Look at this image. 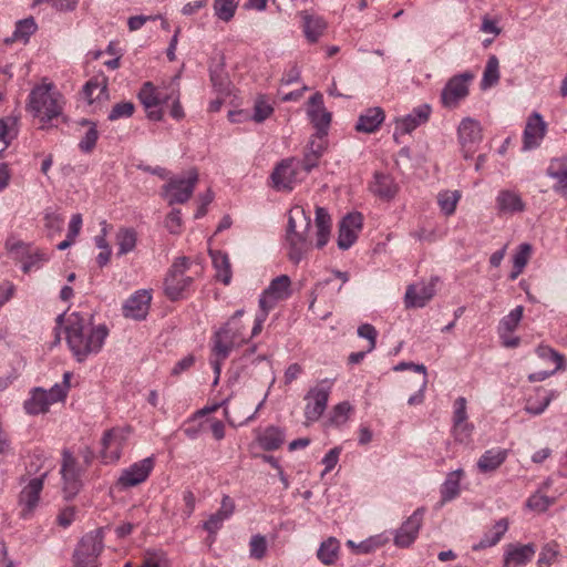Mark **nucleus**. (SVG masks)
<instances>
[{
    "label": "nucleus",
    "mask_w": 567,
    "mask_h": 567,
    "mask_svg": "<svg viewBox=\"0 0 567 567\" xmlns=\"http://www.w3.org/2000/svg\"><path fill=\"white\" fill-rule=\"evenodd\" d=\"M424 509L417 508L403 524L396 529L394 544L398 547H409L417 537L423 523Z\"/></svg>",
    "instance_id": "20"
},
{
    "label": "nucleus",
    "mask_w": 567,
    "mask_h": 567,
    "mask_svg": "<svg viewBox=\"0 0 567 567\" xmlns=\"http://www.w3.org/2000/svg\"><path fill=\"white\" fill-rule=\"evenodd\" d=\"M435 295V282L433 280L429 282H416L408 286L404 303L406 308H422L424 307Z\"/></svg>",
    "instance_id": "24"
},
{
    "label": "nucleus",
    "mask_w": 567,
    "mask_h": 567,
    "mask_svg": "<svg viewBox=\"0 0 567 567\" xmlns=\"http://www.w3.org/2000/svg\"><path fill=\"white\" fill-rule=\"evenodd\" d=\"M130 433V427H113L104 432L101 456L105 463H114L120 460Z\"/></svg>",
    "instance_id": "13"
},
{
    "label": "nucleus",
    "mask_w": 567,
    "mask_h": 567,
    "mask_svg": "<svg viewBox=\"0 0 567 567\" xmlns=\"http://www.w3.org/2000/svg\"><path fill=\"white\" fill-rule=\"evenodd\" d=\"M71 372L63 374L61 383L54 384L50 390L34 388L30 392V398L23 403V409L29 415L47 413L51 404L63 401L70 389Z\"/></svg>",
    "instance_id": "6"
},
{
    "label": "nucleus",
    "mask_w": 567,
    "mask_h": 567,
    "mask_svg": "<svg viewBox=\"0 0 567 567\" xmlns=\"http://www.w3.org/2000/svg\"><path fill=\"white\" fill-rule=\"evenodd\" d=\"M331 386L327 380L321 381L318 385L311 388L305 396V417L307 424L318 421L327 409Z\"/></svg>",
    "instance_id": "10"
},
{
    "label": "nucleus",
    "mask_w": 567,
    "mask_h": 567,
    "mask_svg": "<svg viewBox=\"0 0 567 567\" xmlns=\"http://www.w3.org/2000/svg\"><path fill=\"white\" fill-rule=\"evenodd\" d=\"M239 2L240 0H214L215 16L224 22H229L234 18Z\"/></svg>",
    "instance_id": "45"
},
{
    "label": "nucleus",
    "mask_w": 567,
    "mask_h": 567,
    "mask_svg": "<svg viewBox=\"0 0 567 567\" xmlns=\"http://www.w3.org/2000/svg\"><path fill=\"white\" fill-rule=\"evenodd\" d=\"M473 80V74L465 72L452 76L441 93V102L447 109H454L468 95V83Z\"/></svg>",
    "instance_id": "14"
},
{
    "label": "nucleus",
    "mask_w": 567,
    "mask_h": 567,
    "mask_svg": "<svg viewBox=\"0 0 567 567\" xmlns=\"http://www.w3.org/2000/svg\"><path fill=\"white\" fill-rule=\"evenodd\" d=\"M508 450L506 449H491L485 451L477 461V468L481 473L495 472L506 461Z\"/></svg>",
    "instance_id": "29"
},
{
    "label": "nucleus",
    "mask_w": 567,
    "mask_h": 567,
    "mask_svg": "<svg viewBox=\"0 0 567 567\" xmlns=\"http://www.w3.org/2000/svg\"><path fill=\"white\" fill-rule=\"evenodd\" d=\"M547 132V124L538 112H534L527 120L523 134V150L529 151L538 147Z\"/></svg>",
    "instance_id": "23"
},
{
    "label": "nucleus",
    "mask_w": 567,
    "mask_h": 567,
    "mask_svg": "<svg viewBox=\"0 0 567 567\" xmlns=\"http://www.w3.org/2000/svg\"><path fill=\"white\" fill-rule=\"evenodd\" d=\"M554 396V391H537L535 398H529L527 400L525 411L533 415H539L547 409Z\"/></svg>",
    "instance_id": "41"
},
{
    "label": "nucleus",
    "mask_w": 567,
    "mask_h": 567,
    "mask_svg": "<svg viewBox=\"0 0 567 567\" xmlns=\"http://www.w3.org/2000/svg\"><path fill=\"white\" fill-rule=\"evenodd\" d=\"M79 124L82 126H87V131L79 142V148L83 153H91L94 150L100 135L96 123L84 118L81 120Z\"/></svg>",
    "instance_id": "42"
},
{
    "label": "nucleus",
    "mask_w": 567,
    "mask_h": 567,
    "mask_svg": "<svg viewBox=\"0 0 567 567\" xmlns=\"http://www.w3.org/2000/svg\"><path fill=\"white\" fill-rule=\"evenodd\" d=\"M104 533L95 529L85 534L78 544L73 559L76 567H97V560L104 548Z\"/></svg>",
    "instance_id": "7"
},
{
    "label": "nucleus",
    "mask_w": 567,
    "mask_h": 567,
    "mask_svg": "<svg viewBox=\"0 0 567 567\" xmlns=\"http://www.w3.org/2000/svg\"><path fill=\"white\" fill-rule=\"evenodd\" d=\"M324 150V136L316 135L310 140L308 144V151L305 154V157L301 162L302 169L306 173H309L312 168H315L318 165L319 158L322 156Z\"/></svg>",
    "instance_id": "32"
},
{
    "label": "nucleus",
    "mask_w": 567,
    "mask_h": 567,
    "mask_svg": "<svg viewBox=\"0 0 567 567\" xmlns=\"http://www.w3.org/2000/svg\"><path fill=\"white\" fill-rule=\"evenodd\" d=\"M135 111V105L132 102H120L116 103L111 112L109 113L107 118L110 121H117L120 118H128L133 115Z\"/></svg>",
    "instance_id": "59"
},
{
    "label": "nucleus",
    "mask_w": 567,
    "mask_h": 567,
    "mask_svg": "<svg viewBox=\"0 0 567 567\" xmlns=\"http://www.w3.org/2000/svg\"><path fill=\"white\" fill-rule=\"evenodd\" d=\"M524 313V307L517 306L507 316L502 318L498 326V334L513 333L518 327Z\"/></svg>",
    "instance_id": "47"
},
{
    "label": "nucleus",
    "mask_w": 567,
    "mask_h": 567,
    "mask_svg": "<svg viewBox=\"0 0 567 567\" xmlns=\"http://www.w3.org/2000/svg\"><path fill=\"white\" fill-rule=\"evenodd\" d=\"M221 520L215 513L212 514L206 522L203 523V528L208 533L210 543L216 540L218 530L223 527Z\"/></svg>",
    "instance_id": "63"
},
{
    "label": "nucleus",
    "mask_w": 567,
    "mask_h": 567,
    "mask_svg": "<svg viewBox=\"0 0 567 567\" xmlns=\"http://www.w3.org/2000/svg\"><path fill=\"white\" fill-rule=\"evenodd\" d=\"M18 135V118L13 116H7L0 118V142L4 144V147L9 146L12 140Z\"/></svg>",
    "instance_id": "49"
},
{
    "label": "nucleus",
    "mask_w": 567,
    "mask_h": 567,
    "mask_svg": "<svg viewBox=\"0 0 567 567\" xmlns=\"http://www.w3.org/2000/svg\"><path fill=\"white\" fill-rule=\"evenodd\" d=\"M311 228V217L302 206H293L288 213V225L286 241L288 245V257L293 264H299L311 250V243L308 240Z\"/></svg>",
    "instance_id": "2"
},
{
    "label": "nucleus",
    "mask_w": 567,
    "mask_h": 567,
    "mask_svg": "<svg viewBox=\"0 0 567 567\" xmlns=\"http://www.w3.org/2000/svg\"><path fill=\"white\" fill-rule=\"evenodd\" d=\"M235 512V503L234 501L228 496L224 495L220 502L219 509L215 513L221 520H227L230 518V516Z\"/></svg>",
    "instance_id": "64"
},
{
    "label": "nucleus",
    "mask_w": 567,
    "mask_h": 567,
    "mask_svg": "<svg viewBox=\"0 0 567 567\" xmlns=\"http://www.w3.org/2000/svg\"><path fill=\"white\" fill-rule=\"evenodd\" d=\"M461 198V193L458 190H443L437 196V203L441 208V212L451 216L455 213L457 203Z\"/></svg>",
    "instance_id": "48"
},
{
    "label": "nucleus",
    "mask_w": 567,
    "mask_h": 567,
    "mask_svg": "<svg viewBox=\"0 0 567 567\" xmlns=\"http://www.w3.org/2000/svg\"><path fill=\"white\" fill-rule=\"evenodd\" d=\"M537 355L548 362L554 364L555 370L565 369V358L563 354L558 353L556 350L550 348L549 346H538L536 349Z\"/></svg>",
    "instance_id": "55"
},
{
    "label": "nucleus",
    "mask_w": 567,
    "mask_h": 567,
    "mask_svg": "<svg viewBox=\"0 0 567 567\" xmlns=\"http://www.w3.org/2000/svg\"><path fill=\"white\" fill-rule=\"evenodd\" d=\"M352 410V405L347 401L338 403L332 409L331 415L329 417V423L334 426L344 425L348 422Z\"/></svg>",
    "instance_id": "54"
},
{
    "label": "nucleus",
    "mask_w": 567,
    "mask_h": 567,
    "mask_svg": "<svg viewBox=\"0 0 567 567\" xmlns=\"http://www.w3.org/2000/svg\"><path fill=\"white\" fill-rule=\"evenodd\" d=\"M216 409H217V405L198 410L192 417H189L186 421V423H185L186 426L183 429L185 435L190 440L196 439L199 435V433L203 431L204 424L203 423L195 424V421L198 417H202V416L206 415L207 413L215 411Z\"/></svg>",
    "instance_id": "52"
},
{
    "label": "nucleus",
    "mask_w": 567,
    "mask_h": 567,
    "mask_svg": "<svg viewBox=\"0 0 567 567\" xmlns=\"http://www.w3.org/2000/svg\"><path fill=\"white\" fill-rule=\"evenodd\" d=\"M558 544L555 542L546 544L539 554L538 557V566L539 567H549L556 559L559 553Z\"/></svg>",
    "instance_id": "57"
},
{
    "label": "nucleus",
    "mask_w": 567,
    "mask_h": 567,
    "mask_svg": "<svg viewBox=\"0 0 567 567\" xmlns=\"http://www.w3.org/2000/svg\"><path fill=\"white\" fill-rule=\"evenodd\" d=\"M137 97L146 111V116L151 121H161L163 118V110L161 105L166 103L172 96L163 95L152 82H145Z\"/></svg>",
    "instance_id": "16"
},
{
    "label": "nucleus",
    "mask_w": 567,
    "mask_h": 567,
    "mask_svg": "<svg viewBox=\"0 0 567 567\" xmlns=\"http://www.w3.org/2000/svg\"><path fill=\"white\" fill-rule=\"evenodd\" d=\"M65 332L68 346L79 362L99 353L109 336L105 324L94 326L79 313L69 316Z\"/></svg>",
    "instance_id": "1"
},
{
    "label": "nucleus",
    "mask_w": 567,
    "mask_h": 567,
    "mask_svg": "<svg viewBox=\"0 0 567 567\" xmlns=\"http://www.w3.org/2000/svg\"><path fill=\"white\" fill-rule=\"evenodd\" d=\"M155 466V457L148 456L123 470L117 478L121 488H131L144 483Z\"/></svg>",
    "instance_id": "17"
},
{
    "label": "nucleus",
    "mask_w": 567,
    "mask_h": 567,
    "mask_svg": "<svg viewBox=\"0 0 567 567\" xmlns=\"http://www.w3.org/2000/svg\"><path fill=\"white\" fill-rule=\"evenodd\" d=\"M315 224H316V228H317L316 247L321 249L329 241L330 233H331V225H332L331 217L326 208H323V207L316 208Z\"/></svg>",
    "instance_id": "31"
},
{
    "label": "nucleus",
    "mask_w": 567,
    "mask_h": 567,
    "mask_svg": "<svg viewBox=\"0 0 567 567\" xmlns=\"http://www.w3.org/2000/svg\"><path fill=\"white\" fill-rule=\"evenodd\" d=\"M107 78L103 74L93 76L83 86V94L89 104L109 100Z\"/></svg>",
    "instance_id": "27"
},
{
    "label": "nucleus",
    "mask_w": 567,
    "mask_h": 567,
    "mask_svg": "<svg viewBox=\"0 0 567 567\" xmlns=\"http://www.w3.org/2000/svg\"><path fill=\"white\" fill-rule=\"evenodd\" d=\"M299 16L302 20L305 37L311 43L317 42L327 27L324 20L321 17L312 14L306 10L300 11Z\"/></svg>",
    "instance_id": "30"
},
{
    "label": "nucleus",
    "mask_w": 567,
    "mask_h": 567,
    "mask_svg": "<svg viewBox=\"0 0 567 567\" xmlns=\"http://www.w3.org/2000/svg\"><path fill=\"white\" fill-rule=\"evenodd\" d=\"M499 80V62L496 55H489L482 79L484 89L495 85Z\"/></svg>",
    "instance_id": "50"
},
{
    "label": "nucleus",
    "mask_w": 567,
    "mask_h": 567,
    "mask_svg": "<svg viewBox=\"0 0 567 567\" xmlns=\"http://www.w3.org/2000/svg\"><path fill=\"white\" fill-rule=\"evenodd\" d=\"M457 138L464 158H471L483 140L481 123L472 117L463 118L457 127Z\"/></svg>",
    "instance_id": "11"
},
{
    "label": "nucleus",
    "mask_w": 567,
    "mask_h": 567,
    "mask_svg": "<svg viewBox=\"0 0 567 567\" xmlns=\"http://www.w3.org/2000/svg\"><path fill=\"white\" fill-rule=\"evenodd\" d=\"M358 336L369 341L367 351L371 352L375 349L378 332L370 323H363L358 328Z\"/></svg>",
    "instance_id": "62"
},
{
    "label": "nucleus",
    "mask_w": 567,
    "mask_h": 567,
    "mask_svg": "<svg viewBox=\"0 0 567 567\" xmlns=\"http://www.w3.org/2000/svg\"><path fill=\"white\" fill-rule=\"evenodd\" d=\"M28 106L34 116L40 117L41 128H45L63 111V96L53 83H42L32 89Z\"/></svg>",
    "instance_id": "4"
},
{
    "label": "nucleus",
    "mask_w": 567,
    "mask_h": 567,
    "mask_svg": "<svg viewBox=\"0 0 567 567\" xmlns=\"http://www.w3.org/2000/svg\"><path fill=\"white\" fill-rule=\"evenodd\" d=\"M267 553V540L266 537L257 534L250 538L249 542V554L250 557L256 559H262Z\"/></svg>",
    "instance_id": "60"
},
{
    "label": "nucleus",
    "mask_w": 567,
    "mask_h": 567,
    "mask_svg": "<svg viewBox=\"0 0 567 567\" xmlns=\"http://www.w3.org/2000/svg\"><path fill=\"white\" fill-rule=\"evenodd\" d=\"M553 503L554 498H549L540 493H535L527 499L526 505L532 511L545 512Z\"/></svg>",
    "instance_id": "61"
},
{
    "label": "nucleus",
    "mask_w": 567,
    "mask_h": 567,
    "mask_svg": "<svg viewBox=\"0 0 567 567\" xmlns=\"http://www.w3.org/2000/svg\"><path fill=\"white\" fill-rule=\"evenodd\" d=\"M307 114L313 126L317 128L316 135L326 136L331 123V113L324 107L323 96L321 93L317 92L309 99Z\"/></svg>",
    "instance_id": "21"
},
{
    "label": "nucleus",
    "mask_w": 567,
    "mask_h": 567,
    "mask_svg": "<svg viewBox=\"0 0 567 567\" xmlns=\"http://www.w3.org/2000/svg\"><path fill=\"white\" fill-rule=\"evenodd\" d=\"M49 259L48 255L40 249H31L29 254H27L22 261V271L28 274L32 270L40 269L43 264Z\"/></svg>",
    "instance_id": "51"
},
{
    "label": "nucleus",
    "mask_w": 567,
    "mask_h": 567,
    "mask_svg": "<svg viewBox=\"0 0 567 567\" xmlns=\"http://www.w3.org/2000/svg\"><path fill=\"white\" fill-rule=\"evenodd\" d=\"M152 295L148 290L142 289L134 292L123 306V315L134 320H143L146 318Z\"/></svg>",
    "instance_id": "25"
},
{
    "label": "nucleus",
    "mask_w": 567,
    "mask_h": 567,
    "mask_svg": "<svg viewBox=\"0 0 567 567\" xmlns=\"http://www.w3.org/2000/svg\"><path fill=\"white\" fill-rule=\"evenodd\" d=\"M189 267L187 257L177 258L168 270L164 281L165 295L171 300H178L183 297L184 291L192 285L193 278L186 276Z\"/></svg>",
    "instance_id": "8"
},
{
    "label": "nucleus",
    "mask_w": 567,
    "mask_h": 567,
    "mask_svg": "<svg viewBox=\"0 0 567 567\" xmlns=\"http://www.w3.org/2000/svg\"><path fill=\"white\" fill-rule=\"evenodd\" d=\"M432 109L429 104H422L413 109L411 113L395 120L394 137L405 135L425 124L431 115Z\"/></svg>",
    "instance_id": "22"
},
{
    "label": "nucleus",
    "mask_w": 567,
    "mask_h": 567,
    "mask_svg": "<svg viewBox=\"0 0 567 567\" xmlns=\"http://www.w3.org/2000/svg\"><path fill=\"white\" fill-rule=\"evenodd\" d=\"M38 25L32 17L19 20L16 23V29L11 38L6 39L7 43L22 42L27 43L30 37L37 31Z\"/></svg>",
    "instance_id": "40"
},
{
    "label": "nucleus",
    "mask_w": 567,
    "mask_h": 567,
    "mask_svg": "<svg viewBox=\"0 0 567 567\" xmlns=\"http://www.w3.org/2000/svg\"><path fill=\"white\" fill-rule=\"evenodd\" d=\"M274 112V107L268 103L264 96H259L254 105L252 120L257 123L264 122Z\"/></svg>",
    "instance_id": "58"
},
{
    "label": "nucleus",
    "mask_w": 567,
    "mask_h": 567,
    "mask_svg": "<svg viewBox=\"0 0 567 567\" xmlns=\"http://www.w3.org/2000/svg\"><path fill=\"white\" fill-rule=\"evenodd\" d=\"M244 313V309L237 310L227 322L214 333L213 354L221 359H227L234 348L241 347L257 336L252 334V330L249 332L247 327L243 323L241 317Z\"/></svg>",
    "instance_id": "3"
},
{
    "label": "nucleus",
    "mask_w": 567,
    "mask_h": 567,
    "mask_svg": "<svg viewBox=\"0 0 567 567\" xmlns=\"http://www.w3.org/2000/svg\"><path fill=\"white\" fill-rule=\"evenodd\" d=\"M363 217L360 213L346 215L339 224L338 247L342 250L349 249L357 240L362 229Z\"/></svg>",
    "instance_id": "19"
},
{
    "label": "nucleus",
    "mask_w": 567,
    "mask_h": 567,
    "mask_svg": "<svg viewBox=\"0 0 567 567\" xmlns=\"http://www.w3.org/2000/svg\"><path fill=\"white\" fill-rule=\"evenodd\" d=\"M339 548V540L334 537H330L321 543L317 553L318 558L324 565H332L338 559Z\"/></svg>",
    "instance_id": "43"
},
{
    "label": "nucleus",
    "mask_w": 567,
    "mask_h": 567,
    "mask_svg": "<svg viewBox=\"0 0 567 567\" xmlns=\"http://www.w3.org/2000/svg\"><path fill=\"white\" fill-rule=\"evenodd\" d=\"M284 440V431L277 426L266 427L264 432L257 437L258 444L265 451H274L279 449L282 445Z\"/></svg>",
    "instance_id": "36"
},
{
    "label": "nucleus",
    "mask_w": 567,
    "mask_h": 567,
    "mask_svg": "<svg viewBox=\"0 0 567 567\" xmlns=\"http://www.w3.org/2000/svg\"><path fill=\"white\" fill-rule=\"evenodd\" d=\"M507 529L508 520L506 518L497 520L492 527L491 532L486 533L478 543L474 544L472 549L474 551H478L496 545L503 535L507 532Z\"/></svg>",
    "instance_id": "34"
},
{
    "label": "nucleus",
    "mask_w": 567,
    "mask_h": 567,
    "mask_svg": "<svg viewBox=\"0 0 567 567\" xmlns=\"http://www.w3.org/2000/svg\"><path fill=\"white\" fill-rule=\"evenodd\" d=\"M463 475L462 470H456L447 474L444 483L441 485V498L443 503L450 502L460 494V482Z\"/></svg>",
    "instance_id": "37"
},
{
    "label": "nucleus",
    "mask_w": 567,
    "mask_h": 567,
    "mask_svg": "<svg viewBox=\"0 0 567 567\" xmlns=\"http://www.w3.org/2000/svg\"><path fill=\"white\" fill-rule=\"evenodd\" d=\"M83 471L73 454L66 449L63 450L60 473L63 482V493L66 499L73 498L80 492Z\"/></svg>",
    "instance_id": "9"
},
{
    "label": "nucleus",
    "mask_w": 567,
    "mask_h": 567,
    "mask_svg": "<svg viewBox=\"0 0 567 567\" xmlns=\"http://www.w3.org/2000/svg\"><path fill=\"white\" fill-rule=\"evenodd\" d=\"M385 118L384 111L379 107H370L362 113L355 124V130L361 133L371 134L379 130Z\"/></svg>",
    "instance_id": "28"
},
{
    "label": "nucleus",
    "mask_w": 567,
    "mask_h": 567,
    "mask_svg": "<svg viewBox=\"0 0 567 567\" xmlns=\"http://www.w3.org/2000/svg\"><path fill=\"white\" fill-rule=\"evenodd\" d=\"M6 249L12 254L18 261H22L24 256L32 249L30 244H27L14 236H10L6 240Z\"/></svg>",
    "instance_id": "56"
},
{
    "label": "nucleus",
    "mask_w": 567,
    "mask_h": 567,
    "mask_svg": "<svg viewBox=\"0 0 567 567\" xmlns=\"http://www.w3.org/2000/svg\"><path fill=\"white\" fill-rule=\"evenodd\" d=\"M386 542V538H383L381 535L369 537L360 543H354L353 540H348L347 546L350 547L355 554H369L379 547L383 546Z\"/></svg>",
    "instance_id": "46"
},
{
    "label": "nucleus",
    "mask_w": 567,
    "mask_h": 567,
    "mask_svg": "<svg viewBox=\"0 0 567 567\" xmlns=\"http://www.w3.org/2000/svg\"><path fill=\"white\" fill-rule=\"evenodd\" d=\"M495 205L498 215H514L525 210L526 205L519 193L513 189H502L498 192Z\"/></svg>",
    "instance_id": "26"
},
{
    "label": "nucleus",
    "mask_w": 567,
    "mask_h": 567,
    "mask_svg": "<svg viewBox=\"0 0 567 567\" xmlns=\"http://www.w3.org/2000/svg\"><path fill=\"white\" fill-rule=\"evenodd\" d=\"M47 473H44L40 477H34L29 481V483L23 487L19 495V505L21 507V517L27 519L32 516L34 509L37 508L40 494L43 489L44 477Z\"/></svg>",
    "instance_id": "18"
},
{
    "label": "nucleus",
    "mask_w": 567,
    "mask_h": 567,
    "mask_svg": "<svg viewBox=\"0 0 567 567\" xmlns=\"http://www.w3.org/2000/svg\"><path fill=\"white\" fill-rule=\"evenodd\" d=\"M198 182V173L196 169L187 172L185 178H172L165 186L164 190L169 204H184L193 195Z\"/></svg>",
    "instance_id": "12"
},
{
    "label": "nucleus",
    "mask_w": 567,
    "mask_h": 567,
    "mask_svg": "<svg viewBox=\"0 0 567 567\" xmlns=\"http://www.w3.org/2000/svg\"><path fill=\"white\" fill-rule=\"evenodd\" d=\"M137 241L136 231L132 228H122L116 234V244L118 246L117 255H126L132 251Z\"/></svg>",
    "instance_id": "44"
},
{
    "label": "nucleus",
    "mask_w": 567,
    "mask_h": 567,
    "mask_svg": "<svg viewBox=\"0 0 567 567\" xmlns=\"http://www.w3.org/2000/svg\"><path fill=\"white\" fill-rule=\"evenodd\" d=\"M547 174L558 183L557 189L567 190V169L563 159H554L547 168Z\"/></svg>",
    "instance_id": "53"
},
{
    "label": "nucleus",
    "mask_w": 567,
    "mask_h": 567,
    "mask_svg": "<svg viewBox=\"0 0 567 567\" xmlns=\"http://www.w3.org/2000/svg\"><path fill=\"white\" fill-rule=\"evenodd\" d=\"M210 256L216 269V278L224 285H229L231 280V266L227 254L223 251H212Z\"/></svg>",
    "instance_id": "39"
},
{
    "label": "nucleus",
    "mask_w": 567,
    "mask_h": 567,
    "mask_svg": "<svg viewBox=\"0 0 567 567\" xmlns=\"http://www.w3.org/2000/svg\"><path fill=\"white\" fill-rule=\"evenodd\" d=\"M291 280L287 275L272 279L259 297V312L255 317L252 334H259L270 310L291 295Z\"/></svg>",
    "instance_id": "5"
},
{
    "label": "nucleus",
    "mask_w": 567,
    "mask_h": 567,
    "mask_svg": "<svg viewBox=\"0 0 567 567\" xmlns=\"http://www.w3.org/2000/svg\"><path fill=\"white\" fill-rule=\"evenodd\" d=\"M533 252V247L528 243H523L517 247L513 256V270L509 274V279L515 280L525 269Z\"/></svg>",
    "instance_id": "38"
},
{
    "label": "nucleus",
    "mask_w": 567,
    "mask_h": 567,
    "mask_svg": "<svg viewBox=\"0 0 567 567\" xmlns=\"http://www.w3.org/2000/svg\"><path fill=\"white\" fill-rule=\"evenodd\" d=\"M374 195L383 200H391L398 194L399 187L390 175L375 174L374 182L371 185Z\"/></svg>",
    "instance_id": "33"
},
{
    "label": "nucleus",
    "mask_w": 567,
    "mask_h": 567,
    "mask_svg": "<svg viewBox=\"0 0 567 567\" xmlns=\"http://www.w3.org/2000/svg\"><path fill=\"white\" fill-rule=\"evenodd\" d=\"M534 555L535 548L530 544L511 547L505 555V566L518 567L525 565Z\"/></svg>",
    "instance_id": "35"
},
{
    "label": "nucleus",
    "mask_w": 567,
    "mask_h": 567,
    "mask_svg": "<svg viewBox=\"0 0 567 567\" xmlns=\"http://www.w3.org/2000/svg\"><path fill=\"white\" fill-rule=\"evenodd\" d=\"M301 163L295 158L282 159L271 173L272 186L277 190H291L300 181L298 174Z\"/></svg>",
    "instance_id": "15"
}]
</instances>
